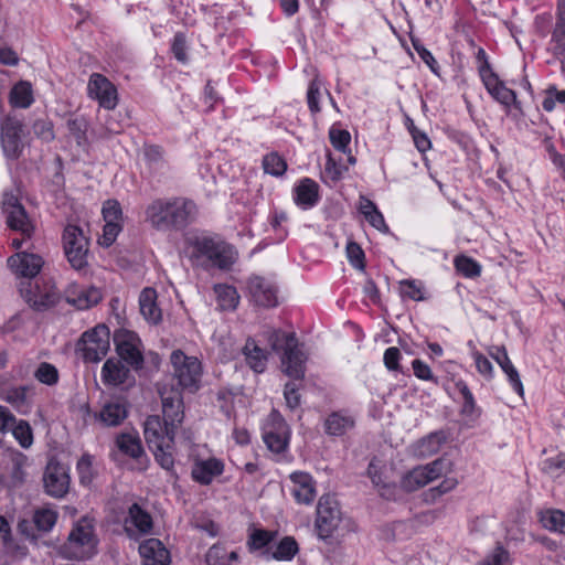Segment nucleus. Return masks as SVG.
Segmentation results:
<instances>
[{"mask_svg": "<svg viewBox=\"0 0 565 565\" xmlns=\"http://www.w3.org/2000/svg\"><path fill=\"white\" fill-rule=\"evenodd\" d=\"M456 390L462 397L461 415L468 418H477L480 415V408L477 406L475 397L463 381L455 383Z\"/></svg>", "mask_w": 565, "mask_h": 565, "instance_id": "72a5a7b5", "label": "nucleus"}, {"mask_svg": "<svg viewBox=\"0 0 565 565\" xmlns=\"http://www.w3.org/2000/svg\"><path fill=\"white\" fill-rule=\"evenodd\" d=\"M79 481L82 484L88 486L94 479L93 457L88 454L83 455L76 466Z\"/></svg>", "mask_w": 565, "mask_h": 565, "instance_id": "09e8293b", "label": "nucleus"}, {"mask_svg": "<svg viewBox=\"0 0 565 565\" xmlns=\"http://www.w3.org/2000/svg\"><path fill=\"white\" fill-rule=\"evenodd\" d=\"M341 522L338 501L330 494H323L317 505L316 529L320 539L330 537Z\"/></svg>", "mask_w": 565, "mask_h": 565, "instance_id": "1a4fd4ad", "label": "nucleus"}, {"mask_svg": "<svg viewBox=\"0 0 565 565\" xmlns=\"http://www.w3.org/2000/svg\"><path fill=\"white\" fill-rule=\"evenodd\" d=\"M490 356L500 365L502 371L508 376V380L513 387V390L520 395L523 396L524 390L523 384L520 379L518 370L512 364L507 349L504 347H492L489 350Z\"/></svg>", "mask_w": 565, "mask_h": 565, "instance_id": "b1692460", "label": "nucleus"}, {"mask_svg": "<svg viewBox=\"0 0 565 565\" xmlns=\"http://www.w3.org/2000/svg\"><path fill=\"white\" fill-rule=\"evenodd\" d=\"M401 351L398 348L391 347L384 352V364L390 371H401L399 360Z\"/></svg>", "mask_w": 565, "mask_h": 565, "instance_id": "e2e57ef3", "label": "nucleus"}, {"mask_svg": "<svg viewBox=\"0 0 565 565\" xmlns=\"http://www.w3.org/2000/svg\"><path fill=\"white\" fill-rule=\"evenodd\" d=\"M284 396L286 405L289 409L294 411L299 407L301 396L299 394V385L295 382H288L285 385Z\"/></svg>", "mask_w": 565, "mask_h": 565, "instance_id": "5fc2aeb1", "label": "nucleus"}, {"mask_svg": "<svg viewBox=\"0 0 565 565\" xmlns=\"http://www.w3.org/2000/svg\"><path fill=\"white\" fill-rule=\"evenodd\" d=\"M97 543L94 526L88 520L82 519L71 530L60 553L67 559H87L96 554Z\"/></svg>", "mask_w": 565, "mask_h": 565, "instance_id": "20e7f679", "label": "nucleus"}, {"mask_svg": "<svg viewBox=\"0 0 565 565\" xmlns=\"http://www.w3.org/2000/svg\"><path fill=\"white\" fill-rule=\"evenodd\" d=\"M114 342L118 360L125 361L135 370L143 365V355L139 349V339L132 332L119 330L114 334Z\"/></svg>", "mask_w": 565, "mask_h": 565, "instance_id": "9b49d317", "label": "nucleus"}, {"mask_svg": "<svg viewBox=\"0 0 565 565\" xmlns=\"http://www.w3.org/2000/svg\"><path fill=\"white\" fill-rule=\"evenodd\" d=\"M347 254L350 263L355 268H363L364 252L356 243H349L347 246Z\"/></svg>", "mask_w": 565, "mask_h": 565, "instance_id": "0e129e2a", "label": "nucleus"}, {"mask_svg": "<svg viewBox=\"0 0 565 565\" xmlns=\"http://www.w3.org/2000/svg\"><path fill=\"white\" fill-rule=\"evenodd\" d=\"M29 386H9L0 391V397L7 403L14 406L17 409H21L28 405L26 394Z\"/></svg>", "mask_w": 565, "mask_h": 565, "instance_id": "ea45409f", "label": "nucleus"}, {"mask_svg": "<svg viewBox=\"0 0 565 565\" xmlns=\"http://www.w3.org/2000/svg\"><path fill=\"white\" fill-rule=\"evenodd\" d=\"M34 377L42 384L54 386L60 381V373L53 364L41 362L34 371Z\"/></svg>", "mask_w": 565, "mask_h": 565, "instance_id": "37998d69", "label": "nucleus"}, {"mask_svg": "<svg viewBox=\"0 0 565 565\" xmlns=\"http://www.w3.org/2000/svg\"><path fill=\"white\" fill-rule=\"evenodd\" d=\"M170 361L173 367V377L178 384L190 392L200 387L202 377V364L195 356H188L181 350L171 353Z\"/></svg>", "mask_w": 565, "mask_h": 565, "instance_id": "423d86ee", "label": "nucleus"}, {"mask_svg": "<svg viewBox=\"0 0 565 565\" xmlns=\"http://www.w3.org/2000/svg\"><path fill=\"white\" fill-rule=\"evenodd\" d=\"M321 83L318 78H315L310 82L308 92H307V102L309 109L311 113L317 114L320 111L319 107V96H320Z\"/></svg>", "mask_w": 565, "mask_h": 565, "instance_id": "13d9d810", "label": "nucleus"}, {"mask_svg": "<svg viewBox=\"0 0 565 565\" xmlns=\"http://www.w3.org/2000/svg\"><path fill=\"white\" fill-rule=\"evenodd\" d=\"M397 292L403 300L420 301L427 298V291L423 285H398Z\"/></svg>", "mask_w": 565, "mask_h": 565, "instance_id": "8fccbe9b", "label": "nucleus"}, {"mask_svg": "<svg viewBox=\"0 0 565 565\" xmlns=\"http://www.w3.org/2000/svg\"><path fill=\"white\" fill-rule=\"evenodd\" d=\"M22 124L17 118L7 116L0 121V139L3 153L9 159L19 158L22 151Z\"/></svg>", "mask_w": 565, "mask_h": 565, "instance_id": "4468645a", "label": "nucleus"}, {"mask_svg": "<svg viewBox=\"0 0 565 565\" xmlns=\"http://www.w3.org/2000/svg\"><path fill=\"white\" fill-rule=\"evenodd\" d=\"M270 550V556L274 559L290 561L298 553L299 546L295 537L285 536L279 541V543L274 548Z\"/></svg>", "mask_w": 565, "mask_h": 565, "instance_id": "58836bf2", "label": "nucleus"}, {"mask_svg": "<svg viewBox=\"0 0 565 565\" xmlns=\"http://www.w3.org/2000/svg\"><path fill=\"white\" fill-rule=\"evenodd\" d=\"M57 513L50 509L38 510L34 513L33 521L38 530L49 532L55 525Z\"/></svg>", "mask_w": 565, "mask_h": 565, "instance_id": "de8ad7c7", "label": "nucleus"}, {"mask_svg": "<svg viewBox=\"0 0 565 565\" xmlns=\"http://www.w3.org/2000/svg\"><path fill=\"white\" fill-rule=\"evenodd\" d=\"M13 437L22 448H29L33 444V431L30 424L24 420H15V424L10 428Z\"/></svg>", "mask_w": 565, "mask_h": 565, "instance_id": "c03bdc74", "label": "nucleus"}, {"mask_svg": "<svg viewBox=\"0 0 565 565\" xmlns=\"http://www.w3.org/2000/svg\"><path fill=\"white\" fill-rule=\"evenodd\" d=\"M552 43L556 54L565 52V2L558 7V18L552 34Z\"/></svg>", "mask_w": 565, "mask_h": 565, "instance_id": "79ce46f5", "label": "nucleus"}, {"mask_svg": "<svg viewBox=\"0 0 565 565\" xmlns=\"http://www.w3.org/2000/svg\"><path fill=\"white\" fill-rule=\"evenodd\" d=\"M353 426L354 418L341 412H333L324 422V430L331 436H342Z\"/></svg>", "mask_w": 565, "mask_h": 565, "instance_id": "473e14b6", "label": "nucleus"}, {"mask_svg": "<svg viewBox=\"0 0 565 565\" xmlns=\"http://www.w3.org/2000/svg\"><path fill=\"white\" fill-rule=\"evenodd\" d=\"M191 244L195 257L206 258L212 266L221 270H231L237 259L236 249L224 241L198 236Z\"/></svg>", "mask_w": 565, "mask_h": 565, "instance_id": "39448f33", "label": "nucleus"}, {"mask_svg": "<svg viewBox=\"0 0 565 565\" xmlns=\"http://www.w3.org/2000/svg\"><path fill=\"white\" fill-rule=\"evenodd\" d=\"M543 471L551 476H561L565 473V454H558L543 462Z\"/></svg>", "mask_w": 565, "mask_h": 565, "instance_id": "603ef678", "label": "nucleus"}, {"mask_svg": "<svg viewBox=\"0 0 565 565\" xmlns=\"http://www.w3.org/2000/svg\"><path fill=\"white\" fill-rule=\"evenodd\" d=\"M90 98L98 100L99 106L111 110L118 104V95L115 85L102 74L90 75L87 85Z\"/></svg>", "mask_w": 565, "mask_h": 565, "instance_id": "2eb2a0df", "label": "nucleus"}, {"mask_svg": "<svg viewBox=\"0 0 565 565\" xmlns=\"http://www.w3.org/2000/svg\"><path fill=\"white\" fill-rule=\"evenodd\" d=\"M171 50H172L174 57L179 62H181L183 64L188 62V55H186L188 46H186L185 35L183 33H177L174 35Z\"/></svg>", "mask_w": 565, "mask_h": 565, "instance_id": "bf43d9fd", "label": "nucleus"}, {"mask_svg": "<svg viewBox=\"0 0 565 565\" xmlns=\"http://www.w3.org/2000/svg\"><path fill=\"white\" fill-rule=\"evenodd\" d=\"M102 381L107 386H119L126 383H134L135 379L122 361L110 358L102 367Z\"/></svg>", "mask_w": 565, "mask_h": 565, "instance_id": "4be33fe9", "label": "nucleus"}, {"mask_svg": "<svg viewBox=\"0 0 565 565\" xmlns=\"http://www.w3.org/2000/svg\"><path fill=\"white\" fill-rule=\"evenodd\" d=\"M195 215V203L184 198L157 199L146 209V221L164 232L184 228Z\"/></svg>", "mask_w": 565, "mask_h": 565, "instance_id": "f03ea898", "label": "nucleus"}, {"mask_svg": "<svg viewBox=\"0 0 565 565\" xmlns=\"http://www.w3.org/2000/svg\"><path fill=\"white\" fill-rule=\"evenodd\" d=\"M344 169L335 163V161L328 157L326 167H324V175L331 181H339L343 175Z\"/></svg>", "mask_w": 565, "mask_h": 565, "instance_id": "774afa93", "label": "nucleus"}, {"mask_svg": "<svg viewBox=\"0 0 565 565\" xmlns=\"http://www.w3.org/2000/svg\"><path fill=\"white\" fill-rule=\"evenodd\" d=\"M481 565H511L510 554L498 545L481 563Z\"/></svg>", "mask_w": 565, "mask_h": 565, "instance_id": "864d4df0", "label": "nucleus"}, {"mask_svg": "<svg viewBox=\"0 0 565 565\" xmlns=\"http://www.w3.org/2000/svg\"><path fill=\"white\" fill-rule=\"evenodd\" d=\"M248 292L255 306L273 308L278 305L277 288L274 285H249Z\"/></svg>", "mask_w": 565, "mask_h": 565, "instance_id": "c756f323", "label": "nucleus"}, {"mask_svg": "<svg viewBox=\"0 0 565 565\" xmlns=\"http://www.w3.org/2000/svg\"><path fill=\"white\" fill-rule=\"evenodd\" d=\"M472 356L475 359L478 372L484 376L491 377L493 371L491 362L478 351L473 352Z\"/></svg>", "mask_w": 565, "mask_h": 565, "instance_id": "338daca9", "label": "nucleus"}, {"mask_svg": "<svg viewBox=\"0 0 565 565\" xmlns=\"http://www.w3.org/2000/svg\"><path fill=\"white\" fill-rule=\"evenodd\" d=\"M110 348V332L105 324H98L84 332L78 342V350L85 362L96 363L108 353Z\"/></svg>", "mask_w": 565, "mask_h": 565, "instance_id": "0eeeda50", "label": "nucleus"}, {"mask_svg": "<svg viewBox=\"0 0 565 565\" xmlns=\"http://www.w3.org/2000/svg\"><path fill=\"white\" fill-rule=\"evenodd\" d=\"M24 459L15 458L12 460V466L10 468V475L8 479V486L11 488H17L21 486L25 479V472L23 469Z\"/></svg>", "mask_w": 565, "mask_h": 565, "instance_id": "3c124183", "label": "nucleus"}, {"mask_svg": "<svg viewBox=\"0 0 565 565\" xmlns=\"http://www.w3.org/2000/svg\"><path fill=\"white\" fill-rule=\"evenodd\" d=\"M413 371L416 377L424 381L435 380L430 367L419 359L412 362Z\"/></svg>", "mask_w": 565, "mask_h": 565, "instance_id": "69168bd1", "label": "nucleus"}, {"mask_svg": "<svg viewBox=\"0 0 565 565\" xmlns=\"http://www.w3.org/2000/svg\"><path fill=\"white\" fill-rule=\"evenodd\" d=\"M289 480L292 483L291 494L297 503L309 505L315 501L316 481L310 473L295 471L290 473Z\"/></svg>", "mask_w": 565, "mask_h": 565, "instance_id": "a211bd4d", "label": "nucleus"}, {"mask_svg": "<svg viewBox=\"0 0 565 565\" xmlns=\"http://www.w3.org/2000/svg\"><path fill=\"white\" fill-rule=\"evenodd\" d=\"M273 425L264 434V441L268 449L280 454L285 451L288 445L289 431L285 420L278 412L271 413Z\"/></svg>", "mask_w": 565, "mask_h": 565, "instance_id": "6ab92c4d", "label": "nucleus"}, {"mask_svg": "<svg viewBox=\"0 0 565 565\" xmlns=\"http://www.w3.org/2000/svg\"><path fill=\"white\" fill-rule=\"evenodd\" d=\"M247 365L256 373H263L267 365V352L248 338L242 349Z\"/></svg>", "mask_w": 565, "mask_h": 565, "instance_id": "c85d7f7f", "label": "nucleus"}, {"mask_svg": "<svg viewBox=\"0 0 565 565\" xmlns=\"http://www.w3.org/2000/svg\"><path fill=\"white\" fill-rule=\"evenodd\" d=\"M162 402L163 424L159 416H149L145 422L143 435L156 461L175 482L174 437L184 418L182 394L178 390L160 392Z\"/></svg>", "mask_w": 565, "mask_h": 565, "instance_id": "f257e3e1", "label": "nucleus"}, {"mask_svg": "<svg viewBox=\"0 0 565 565\" xmlns=\"http://www.w3.org/2000/svg\"><path fill=\"white\" fill-rule=\"evenodd\" d=\"M116 445L118 449L134 458L137 459L143 454V448L140 441V438L132 434H120L116 438Z\"/></svg>", "mask_w": 565, "mask_h": 565, "instance_id": "c9c22d12", "label": "nucleus"}, {"mask_svg": "<svg viewBox=\"0 0 565 565\" xmlns=\"http://www.w3.org/2000/svg\"><path fill=\"white\" fill-rule=\"evenodd\" d=\"M277 536L276 531H268L264 529H253L248 535L247 546L250 552L268 548ZM269 550H266L268 553Z\"/></svg>", "mask_w": 565, "mask_h": 565, "instance_id": "f704fd0d", "label": "nucleus"}, {"mask_svg": "<svg viewBox=\"0 0 565 565\" xmlns=\"http://www.w3.org/2000/svg\"><path fill=\"white\" fill-rule=\"evenodd\" d=\"M264 337L271 350L281 354L282 371L289 377L301 380L305 376L306 356L299 348L296 333L267 328Z\"/></svg>", "mask_w": 565, "mask_h": 565, "instance_id": "7ed1b4c3", "label": "nucleus"}, {"mask_svg": "<svg viewBox=\"0 0 565 565\" xmlns=\"http://www.w3.org/2000/svg\"><path fill=\"white\" fill-rule=\"evenodd\" d=\"M263 168L266 173L279 177L285 173L287 163L280 156L273 152L264 157Z\"/></svg>", "mask_w": 565, "mask_h": 565, "instance_id": "49530a36", "label": "nucleus"}, {"mask_svg": "<svg viewBox=\"0 0 565 565\" xmlns=\"http://www.w3.org/2000/svg\"><path fill=\"white\" fill-rule=\"evenodd\" d=\"M224 471V463L216 458H209L206 460H196L193 463L191 476L194 481L200 484H210L215 477H218Z\"/></svg>", "mask_w": 565, "mask_h": 565, "instance_id": "393cba45", "label": "nucleus"}, {"mask_svg": "<svg viewBox=\"0 0 565 565\" xmlns=\"http://www.w3.org/2000/svg\"><path fill=\"white\" fill-rule=\"evenodd\" d=\"M21 296L35 310H45L58 301L54 285H22Z\"/></svg>", "mask_w": 565, "mask_h": 565, "instance_id": "dca6fc26", "label": "nucleus"}, {"mask_svg": "<svg viewBox=\"0 0 565 565\" xmlns=\"http://www.w3.org/2000/svg\"><path fill=\"white\" fill-rule=\"evenodd\" d=\"M207 565H230L227 553L220 546H212L205 555Z\"/></svg>", "mask_w": 565, "mask_h": 565, "instance_id": "052dcab7", "label": "nucleus"}, {"mask_svg": "<svg viewBox=\"0 0 565 565\" xmlns=\"http://www.w3.org/2000/svg\"><path fill=\"white\" fill-rule=\"evenodd\" d=\"M329 135L332 146L335 149L345 152L351 140L349 131L331 128Z\"/></svg>", "mask_w": 565, "mask_h": 565, "instance_id": "6e6d98bb", "label": "nucleus"}, {"mask_svg": "<svg viewBox=\"0 0 565 565\" xmlns=\"http://www.w3.org/2000/svg\"><path fill=\"white\" fill-rule=\"evenodd\" d=\"M429 483V478L422 466L407 472L401 480V488L406 492H414Z\"/></svg>", "mask_w": 565, "mask_h": 565, "instance_id": "4c0bfd02", "label": "nucleus"}, {"mask_svg": "<svg viewBox=\"0 0 565 565\" xmlns=\"http://www.w3.org/2000/svg\"><path fill=\"white\" fill-rule=\"evenodd\" d=\"M540 522L546 530L565 534V513L561 510L541 512Z\"/></svg>", "mask_w": 565, "mask_h": 565, "instance_id": "a19ab883", "label": "nucleus"}, {"mask_svg": "<svg viewBox=\"0 0 565 565\" xmlns=\"http://www.w3.org/2000/svg\"><path fill=\"white\" fill-rule=\"evenodd\" d=\"M458 484L457 479L455 478H446L439 486L435 488H430L428 492L426 493L427 497H430V499L434 501L440 495L451 491L455 489Z\"/></svg>", "mask_w": 565, "mask_h": 565, "instance_id": "680f3d73", "label": "nucleus"}, {"mask_svg": "<svg viewBox=\"0 0 565 565\" xmlns=\"http://www.w3.org/2000/svg\"><path fill=\"white\" fill-rule=\"evenodd\" d=\"M102 212L105 225L98 243L104 247H109L122 230V211L118 201L107 200Z\"/></svg>", "mask_w": 565, "mask_h": 565, "instance_id": "ddd939ff", "label": "nucleus"}, {"mask_svg": "<svg viewBox=\"0 0 565 565\" xmlns=\"http://www.w3.org/2000/svg\"><path fill=\"white\" fill-rule=\"evenodd\" d=\"M128 411L124 402L113 401L106 403L98 413V419L108 427L120 425L127 417Z\"/></svg>", "mask_w": 565, "mask_h": 565, "instance_id": "7c9ffc66", "label": "nucleus"}, {"mask_svg": "<svg viewBox=\"0 0 565 565\" xmlns=\"http://www.w3.org/2000/svg\"><path fill=\"white\" fill-rule=\"evenodd\" d=\"M9 100L13 107H29L33 102L31 85L23 81L15 84L10 92Z\"/></svg>", "mask_w": 565, "mask_h": 565, "instance_id": "e433bc0d", "label": "nucleus"}, {"mask_svg": "<svg viewBox=\"0 0 565 565\" xmlns=\"http://www.w3.org/2000/svg\"><path fill=\"white\" fill-rule=\"evenodd\" d=\"M412 44L419 55V57L423 60L425 64L435 73L437 74L438 64L436 60L434 58L433 54L423 45V43L415 38H412Z\"/></svg>", "mask_w": 565, "mask_h": 565, "instance_id": "4d7b16f0", "label": "nucleus"}, {"mask_svg": "<svg viewBox=\"0 0 565 565\" xmlns=\"http://www.w3.org/2000/svg\"><path fill=\"white\" fill-rule=\"evenodd\" d=\"M295 202L298 206L307 210L315 206L319 201V185L316 181L303 178L294 189Z\"/></svg>", "mask_w": 565, "mask_h": 565, "instance_id": "bb28decb", "label": "nucleus"}, {"mask_svg": "<svg viewBox=\"0 0 565 565\" xmlns=\"http://www.w3.org/2000/svg\"><path fill=\"white\" fill-rule=\"evenodd\" d=\"M145 565H169L170 553L158 539H148L139 546Z\"/></svg>", "mask_w": 565, "mask_h": 565, "instance_id": "a878e982", "label": "nucleus"}, {"mask_svg": "<svg viewBox=\"0 0 565 565\" xmlns=\"http://www.w3.org/2000/svg\"><path fill=\"white\" fill-rule=\"evenodd\" d=\"M158 294L152 287L142 289L139 296L140 312L146 320L157 323L161 320V309L157 303Z\"/></svg>", "mask_w": 565, "mask_h": 565, "instance_id": "cd10ccee", "label": "nucleus"}, {"mask_svg": "<svg viewBox=\"0 0 565 565\" xmlns=\"http://www.w3.org/2000/svg\"><path fill=\"white\" fill-rule=\"evenodd\" d=\"M65 255L73 268L79 270L87 265L88 239L76 225H67L63 234Z\"/></svg>", "mask_w": 565, "mask_h": 565, "instance_id": "6e6552de", "label": "nucleus"}, {"mask_svg": "<svg viewBox=\"0 0 565 565\" xmlns=\"http://www.w3.org/2000/svg\"><path fill=\"white\" fill-rule=\"evenodd\" d=\"M68 468L56 460H50L43 473V486L46 494L61 499L70 489Z\"/></svg>", "mask_w": 565, "mask_h": 565, "instance_id": "9d476101", "label": "nucleus"}, {"mask_svg": "<svg viewBox=\"0 0 565 565\" xmlns=\"http://www.w3.org/2000/svg\"><path fill=\"white\" fill-rule=\"evenodd\" d=\"M455 267L465 278L475 279L480 275L481 266L471 257L460 255L455 258Z\"/></svg>", "mask_w": 565, "mask_h": 565, "instance_id": "a18cd8bd", "label": "nucleus"}, {"mask_svg": "<svg viewBox=\"0 0 565 565\" xmlns=\"http://www.w3.org/2000/svg\"><path fill=\"white\" fill-rule=\"evenodd\" d=\"M2 207L7 215V225L13 231L21 232L24 237H31L34 226L18 199L13 194L4 193Z\"/></svg>", "mask_w": 565, "mask_h": 565, "instance_id": "f8f14e48", "label": "nucleus"}, {"mask_svg": "<svg viewBox=\"0 0 565 565\" xmlns=\"http://www.w3.org/2000/svg\"><path fill=\"white\" fill-rule=\"evenodd\" d=\"M214 296L221 311L235 310L239 303V295L234 285H214Z\"/></svg>", "mask_w": 565, "mask_h": 565, "instance_id": "2f4dec72", "label": "nucleus"}, {"mask_svg": "<svg viewBox=\"0 0 565 565\" xmlns=\"http://www.w3.org/2000/svg\"><path fill=\"white\" fill-rule=\"evenodd\" d=\"M481 79L488 93L501 105L507 108L518 105L515 92L508 88L494 72L483 75Z\"/></svg>", "mask_w": 565, "mask_h": 565, "instance_id": "5701e85b", "label": "nucleus"}, {"mask_svg": "<svg viewBox=\"0 0 565 565\" xmlns=\"http://www.w3.org/2000/svg\"><path fill=\"white\" fill-rule=\"evenodd\" d=\"M76 289L66 291V301L79 310L88 309L103 299V291L94 285H76Z\"/></svg>", "mask_w": 565, "mask_h": 565, "instance_id": "412c9836", "label": "nucleus"}, {"mask_svg": "<svg viewBox=\"0 0 565 565\" xmlns=\"http://www.w3.org/2000/svg\"><path fill=\"white\" fill-rule=\"evenodd\" d=\"M152 518L138 503L129 507L128 515L124 522L125 533L132 540H139L152 530Z\"/></svg>", "mask_w": 565, "mask_h": 565, "instance_id": "f3484780", "label": "nucleus"}, {"mask_svg": "<svg viewBox=\"0 0 565 565\" xmlns=\"http://www.w3.org/2000/svg\"><path fill=\"white\" fill-rule=\"evenodd\" d=\"M10 269L20 277L33 278L43 266L41 256L28 253H18L8 259Z\"/></svg>", "mask_w": 565, "mask_h": 565, "instance_id": "aec40b11", "label": "nucleus"}]
</instances>
